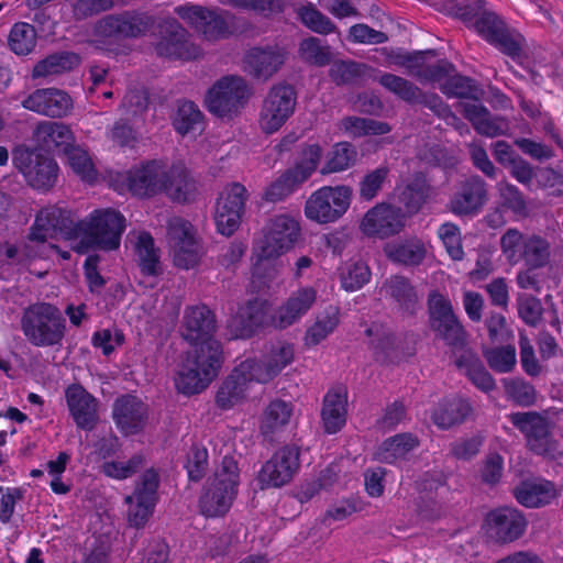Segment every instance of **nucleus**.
I'll return each mask as SVG.
<instances>
[{"label": "nucleus", "instance_id": "f257e3e1", "mask_svg": "<svg viewBox=\"0 0 563 563\" xmlns=\"http://www.w3.org/2000/svg\"><path fill=\"white\" fill-rule=\"evenodd\" d=\"M124 229L125 219L120 212L112 209L95 210L88 219L80 221L81 240L73 249L79 254L95 249L117 250Z\"/></svg>", "mask_w": 563, "mask_h": 563}, {"label": "nucleus", "instance_id": "f03ea898", "mask_svg": "<svg viewBox=\"0 0 563 563\" xmlns=\"http://www.w3.org/2000/svg\"><path fill=\"white\" fill-rule=\"evenodd\" d=\"M216 313L206 305L186 307L179 325L180 336L190 344L195 354L223 357L222 345L216 339Z\"/></svg>", "mask_w": 563, "mask_h": 563}, {"label": "nucleus", "instance_id": "7ed1b4c3", "mask_svg": "<svg viewBox=\"0 0 563 563\" xmlns=\"http://www.w3.org/2000/svg\"><path fill=\"white\" fill-rule=\"evenodd\" d=\"M21 329L31 344L53 346L62 342L66 321L57 307L40 302L31 305L24 310Z\"/></svg>", "mask_w": 563, "mask_h": 563}, {"label": "nucleus", "instance_id": "20e7f679", "mask_svg": "<svg viewBox=\"0 0 563 563\" xmlns=\"http://www.w3.org/2000/svg\"><path fill=\"white\" fill-rule=\"evenodd\" d=\"M251 96L246 80L241 76L228 75L209 88L205 103L212 114L231 120L238 117Z\"/></svg>", "mask_w": 563, "mask_h": 563}, {"label": "nucleus", "instance_id": "39448f33", "mask_svg": "<svg viewBox=\"0 0 563 563\" xmlns=\"http://www.w3.org/2000/svg\"><path fill=\"white\" fill-rule=\"evenodd\" d=\"M511 424L525 437L527 448L538 455H554L558 450L552 437V423L544 412L518 411L508 416Z\"/></svg>", "mask_w": 563, "mask_h": 563}, {"label": "nucleus", "instance_id": "423d86ee", "mask_svg": "<svg viewBox=\"0 0 563 563\" xmlns=\"http://www.w3.org/2000/svg\"><path fill=\"white\" fill-rule=\"evenodd\" d=\"M300 238L299 222L288 214L271 218L263 228V238L257 243L258 257L271 260L291 250Z\"/></svg>", "mask_w": 563, "mask_h": 563}, {"label": "nucleus", "instance_id": "0eeeda50", "mask_svg": "<svg viewBox=\"0 0 563 563\" xmlns=\"http://www.w3.org/2000/svg\"><path fill=\"white\" fill-rule=\"evenodd\" d=\"M352 189L349 186H324L306 201L305 214L321 224L335 222L349 209Z\"/></svg>", "mask_w": 563, "mask_h": 563}, {"label": "nucleus", "instance_id": "6e6552de", "mask_svg": "<svg viewBox=\"0 0 563 563\" xmlns=\"http://www.w3.org/2000/svg\"><path fill=\"white\" fill-rule=\"evenodd\" d=\"M154 49L157 56L168 59L190 60L201 55L200 47L191 42L190 34L176 19L157 24Z\"/></svg>", "mask_w": 563, "mask_h": 563}, {"label": "nucleus", "instance_id": "1a4fd4ad", "mask_svg": "<svg viewBox=\"0 0 563 563\" xmlns=\"http://www.w3.org/2000/svg\"><path fill=\"white\" fill-rule=\"evenodd\" d=\"M80 221L70 210L56 206L42 209L31 229L29 239L44 244L58 235L71 240L80 236Z\"/></svg>", "mask_w": 563, "mask_h": 563}, {"label": "nucleus", "instance_id": "9d476101", "mask_svg": "<svg viewBox=\"0 0 563 563\" xmlns=\"http://www.w3.org/2000/svg\"><path fill=\"white\" fill-rule=\"evenodd\" d=\"M12 162L34 188L47 190L57 180L58 166L56 162L38 150L18 146L12 152Z\"/></svg>", "mask_w": 563, "mask_h": 563}, {"label": "nucleus", "instance_id": "9b49d317", "mask_svg": "<svg viewBox=\"0 0 563 563\" xmlns=\"http://www.w3.org/2000/svg\"><path fill=\"white\" fill-rule=\"evenodd\" d=\"M430 325L453 351H465L466 332L453 312L451 302L439 292L428 299Z\"/></svg>", "mask_w": 563, "mask_h": 563}, {"label": "nucleus", "instance_id": "f8f14e48", "mask_svg": "<svg viewBox=\"0 0 563 563\" xmlns=\"http://www.w3.org/2000/svg\"><path fill=\"white\" fill-rule=\"evenodd\" d=\"M378 82L401 100L410 104L424 106L446 122L459 120L450 107L437 93L424 92L406 78L386 73L379 77Z\"/></svg>", "mask_w": 563, "mask_h": 563}, {"label": "nucleus", "instance_id": "ddd939ff", "mask_svg": "<svg viewBox=\"0 0 563 563\" xmlns=\"http://www.w3.org/2000/svg\"><path fill=\"white\" fill-rule=\"evenodd\" d=\"M475 31L503 54L518 59L522 55L525 38L507 26L495 12L485 10L473 24Z\"/></svg>", "mask_w": 563, "mask_h": 563}, {"label": "nucleus", "instance_id": "4468645a", "mask_svg": "<svg viewBox=\"0 0 563 563\" xmlns=\"http://www.w3.org/2000/svg\"><path fill=\"white\" fill-rule=\"evenodd\" d=\"M297 104V92L289 84L274 85L263 100L260 125L266 134L278 131L292 115Z\"/></svg>", "mask_w": 563, "mask_h": 563}, {"label": "nucleus", "instance_id": "2eb2a0df", "mask_svg": "<svg viewBox=\"0 0 563 563\" xmlns=\"http://www.w3.org/2000/svg\"><path fill=\"white\" fill-rule=\"evenodd\" d=\"M222 361L223 357L188 353L187 362L176 379L178 391L185 395L202 391L218 375Z\"/></svg>", "mask_w": 563, "mask_h": 563}, {"label": "nucleus", "instance_id": "dca6fc26", "mask_svg": "<svg viewBox=\"0 0 563 563\" xmlns=\"http://www.w3.org/2000/svg\"><path fill=\"white\" fill-rule=\"evenodd\" d=\"M181 19L188 20L207 41L227 38L232 34V15L227 11L209 10L199 5L176 9Z\"/></svg>", "mask_w": 563, "mask_h": 563}, {"label": "nucleus", "instance_id": "f3484780", "mask_svg": "<svg viewBox=\"0 0 563 563\" xmlns=\"http://www.w3.org/2000/svg\"><path fill=\"white\" fill-rule=\"evenodd\" d=\"M300 449L287 444L277 450L262 466L258 474L261 487H282L288 484L300 467Z\"/></svg>", "mask_w": 563, "mask_h": 563}, {"label": "nucleus", "instance_id": "a211bd4d", "mask_svg": "<svg viewBox=\"0 0 563 563\" xmlns=\"http://www.w3.org/2000/svg\"><path fill=\"white\" fill-rule=\"evenodd\" d=\"M247 190L240 184H232L218 199L214 221L218 231L225 236L232 235L241 224Z\"/></svg>", "mask_w": 563, "mask_h": 563}, {"label": "nucleus", "instance_id": "6ab92c4d", "mask_svg": "<svg viewBox=\"0 0 563 563\" xmlns=\"http://www.w3.org/2000/svg\"><path fill=\"white\" fill-rule=\"evenodd\" d=\"M405 227L402 210L389 203H378L363 217L360 229L367 236L386 239L399 233Z\"/></svg>", "mask_w": 563, "mask_h": 563}, {"label": "nucleus", "instance_id": "aec40b11", "mask_svg": "<svg viewBox=\"0 0 563 563\" xmlns=\"http://www.w3.org/2000/svg\"><path fill=\"white\" fill-rule=\"evenodd\" d=\"M112 418L124 435L141 432L146 426L148 408L139 397L125 394L118 397L112 406Z\"/></svg>", "mask_w": 563, "mask_h": 563}, {"label": "nucleus", "instance_id": "412c9836", "mask_svg": "<svg viewBox=\"0 0 563 563\" xmlns=\"http://www.w3.org/2000/svg\"><path fill=\"white\" fill-rule=\"evenodd\" d=\"M260 365L254 360H246L236 366L220 386L216 401L222 409H230L245 396L247 384L260 379L256 368Z\"/></svg>", "mask_w": 563, "mask_h": 563}, {"label": "nucleus", "instance_id": "4be33fe9", "mask_svg": "<svg viewBox=\"0 0 563 563\" xmlns=\"http://www.w3.org/2000/svg\"><path fill=\"white\" fill-rule=\"evenodd\" d=\"M525 516L515 508L504 507L487 515L488 534L499 543L519 539L527 528Z\"/></svg>", "mask_w": 563, "mask_h": 563}, {"label": "nucleus", "instance_id": "5701e85b", "mask_svg": "<svg viewBox=\"0 0 563 563\" xmlns=\"http://www.w3.org/2000/svg\"><path fill=\"white\" fill-rule=\"evenodd\" d=\"M67 407L79 429L91 431L99 422V401L81 385L73 384L65 391Z\"/></svg>", "mask_w": 563, "mask_h": 563}, {"label": "nucleus", "instance_id": "b1692460", "mask_svg": "<svg viewBox=\"0 0 563 563\" xmlns=\"http://www.w3.org/2000/svg\"><path fill=\"white\" fill-rule=\"evenodd\" d=\"M23 108L49 118H63L73 108L70 96L57 88L36 89L22 101Z\"/></svg>", "mask_w": 563, "mask_h": 563}, {"label": "nucleus", "instance_id": "393cba45", "mask_svg": "<svg viewBox=\"0 0 563 563\" xmlns=\"http://www.w3.org/2000/svg\"><path fill=\"white\" fill-rule=\"evenodd\" d=\"M487 199L486 183L479 176H471L461 183L449 208L456 216H472L483 208Z\"/></svg>", "mask_w": 563, "mask_h": 563}, {"label": "nucleus", "instance_id": "a878e982", "mask_svg": "<svg viewBox=\"0 0 563 563\" xmlns=\"http://www.w3.org/2000/svg\"><path fill=\"white\" fill-rule=\"evenodd\" d=\"M286 53L277 47H253L244 57L245 70L256 79L267 80L284 65Z\"/></svg>", "mask_w": 563, "mask_h": 563}, {"label": "nucleus", "instance_id": "bb28decb", "mask_svg": "<svg viewBox=\"0 0 563 563\" xmlns=\"http://www.w3.org/2000/svg\"><path fill=\"white\" fill-rule=\"evenodd\" d=\"M35 143L46 152L63 154L71 143L74 134L68 125L57 121H44L33 132Z\"/></svg>", "mask_w": 563, "mask_h": 563}, {"label": "nucleus", "instance_id": "cd10ccee", "mask_svg": "<svg viewBox=\"0 0 563 563\" xmlns=\"http://www.w3.org/2000/svg\"><path fill=\"white\" fill-rule=\"evenodd\" d=\"M316 290L305 287L294 292L276 311L272 322L277 329H286L297 322L316 301Z\"/></svg>", "mask_w": 563, "mask_h": 563}, {"label": "nucleus", "instance_id": "c85d7f7f", "mask_svg": "<svg viewBox=\"0 0 563 563\" xmlns=\"http://www.w3.org/2000/svg\"><path fill=\"white\" fill-rule=\"evenodd\" d=\"M266 323L267 310L265 303L251 300L230 320L229 328L234 338L249 339Z\"/></svg>", "mask_w": 563, "mask_h": 563}, {"label": "nucleus", "instance_id": "c756f323", "mask_svg": "<svg viewBox=\"0 0 563 563\" xmlns=\"http://www.w3.org/2000/svg\"><path fill=\"white\" fill-rule=\"evenodd\" d=\"M517 501L527 508L549 505L558 496L555 485L543 478L526 479L514 488Z\"/></svg>", "mask_w": 563, "mask_h": 563}, {"label": "nucleus", "instance_id": "7c9ffc66", "mask_svg": "<svg viewBox=\"0 0 563 563\" xmlns=\"http://www.w3.org/2000/svg\"><path fill=\"white\" fill-rule=\"evenodd\" d=\"M128 181L129 189L134 195L154 196L164 187V170L155 162H150L140 168L130 170Z\"/></svg>", "mask_w": 563, "mask_h": 563}, {"label": "nucleus", "instance_id": "2f4dec72", "mask_svg": "<svg viewBox=\"0 0 563 563\" xmlns=\"http://www.w3.org/2000/svg\"><path fill=\"white\" fill-rule=\"evenodd\" d=\"M386 257L404 266H419L427 255L424 243L417 239H406L387 243L384 247Z\"/></svg>", "mask_w": 563, "mask_h": 563}, {"label": "nucleus", "instance_id": "473e14b6", "mask_svg": "<svg viewBox=\"0 0 563 563\" xmlns=\"http://www.w3.org/2000/svg\"><path fill=\"white\" fill-rule=\"evenodd\" d=\"M236 492L223 486L221 482L209 481L200 497L201 514L207 517L224 515L232 505Z\"/></svg>", "mask_w": 563, "mask_h": 563}, {"label": "nucleus", "instance_id": "72a5a7b5", "mask_svg": "<svg viewBox=\"0 0 563 563\" xmlns=\"http://www.w3.org/2000/svg\"><path fill=\"white\" fill-rule=\"evenodd\" d=\"M463 114L476 132L485 136L494 137L504 134L508 129L504 119L493 117L488 109L479 103H464Z\"/></svg>", "mask_w": 563, "mask_h": 563}, {"label": "nucleus", "instance_id": "f704fd0d", "mask_svg": "<svg viewBox=\"0 0 563 563\" xmlns=\"http://www.w3.org/2000/svg\"><path fill=\"white\" fill-rule=\"evenodd\" d=\"M162 191L175 201L187 202L195 196L196 184L184 166L174 165L168 172H164Z\"/></svg>", "mask_w": 563, "mask_h": 563}, {"label": "nucleus", "instance_id": "c9c22d12", "mask_svg": "<svg viewBox=\"0 0 563 563\" xmlns=\"http://www.w3.org/2000/svg\"><path fill=\"white\" fill-rule=\"evenodd\" d=\"M472 412L470 402L462 398L443 399L432 412V421L441 429L461 424Z\"/></svg>", "mask_w": 563, "mask_h": 563}, {"label": "nucleus", "instance_id": "e433bc0d", "mask_svg": "<svg viewBox=\"0 0 563 563\" xmlns=\"http://www.w3.org/2000/svg\"><path fill=\"white\" fill-rule=\"evenodd\" d=\"M81 57L74 52L62 51L46 56L37 62L32 70L33 78H47L67 73L78 67Z\"/></svg>", "mask_w": 563, "mask_h": 563}, {"label": "nucleus", "instance_id": "4c0bfd02", "mask_svg": "<svg viewBox=\"0 0 563 563\" xmlns=\"http://www.w3.org/2000/svg\"><path fill=\"white\" fill-rule=\"evenodd\" d=\"M455 365L465 371V375L478 389L488 393L496 387L493 376L485 368L481 358L471 350L463 351L455 360Z\"/></svg>", "mask_w": 563, "mask_h": 563}, {"label": "nucleus", "instance_id": "58836bf2", "mask_svg": "<svg viewBox=\"0 0 563 563\" xmlns=\"http://www.w3.org/2000/svg\"><path fill=\"white\" fill-rule=\"evenodd\" d=\"M324 429L328 433L338 432L346 420V397L341 393L329 391L321 411Z\"/></svg>", "mask_w": 563, "mask_h": 563}, {"label": "nucleus", "instance_id": "ea45409f", "mask_svg": "<svg viewBox=\"0 0 563 563\" xmlns=\"http://www.w3.org/2000/svg\"><path fill=\"white\" fill-rule=\"evenodd\" d=\"M139 266L145 276L162 274L159 250L155 247L154 239L147 232H142L135 245Z\"/></svg>", "mask_w": 563, "mask_h": 563}, {"label": "nucleus", "instance_id": "a19ab883", "mask_svg": "<svg viewBox=\"0 0 563 563\" xmlns=\"http://www.w3.org/2000/svg\"><path fill=\"white\" fill-rule=\"evenodd\" d=\"M368 67L352 59L332 60L329 77L336 86L357 85L363 80Z\"/></svg>", "mask_w": 563, "mask_h": 563}, {"label": "nucleus", "instance_id": "79ce46f5", "mask_svg": "<svg viewBox=\"0 0 563 563\" xmlns=\"http://www.w3.org/2000/svg\"><path fill=\"white\" fill-rule=\"evenodd\" d=\"M521 255V261L525 263V266L543 268L549 265L551 261V244L545 238L539 234H529Z\"/></svg>", "mask_w": 563, "mask_h": 563}, {"label": "nucleus", "instance_id": "37998d69", "mask_svg": "<svg viewBox=\"0 0 563 563\" xmlns=\"http://www.w3.org/2000/svg\"><path fill=\"white\" fill-rule=\"evenodd\" d=\"M440 89L448 97L475 101L481 100L484 96V90L474 79L454 73L440 86Z\"/></svg>", "mask_w": 563, "mask_h": 563}, {"label": "nucleus", "instance_id": "c03bdc74", "mask_svg": "<svg viewBox=\"0 0 563 563\" xmlns=\"http://www.w3.org/2000/svg\"><path fill=\"white\" fill-rule=\"evenodd\" d=\"M299 57L310 65L324 67L333 60L331 47L314 36L303 38L298 47Z\"/></svg>", "mask_w": 563, "mask_h": 563}, {"label": "nucleus", "instance_id": "a18cd8bd", "mask_svg": "<svg viewBox=\"0 0 563 563\" xmlns=\"http://www.w3.org/2000/svg\"><path fill=\"white\" fill-rule=\"evenodd\" d=\"M295 13L301 24L314 33L328 35L338 31V26L331 21V19L310 2L297 7L295 9Z\"/></svg>", "mask_w": 563, "mask_h": 563}, {"label": "nucleus", "instance_id": "49530a36", "mask_svg": "<svg viewBox=\"0 0 563 563\" xmlns=\"http://www.w3.org/2000/svg\"><path fill=\"white\" fill-rule=\"evenodd\" d=\"M418 445V439L411 433L396 434L383 442L379 450V459L385 463H394L398 459H404Z\"/></svg>", "mask_w": 563, "mask_h": 563}, {"label": "nucleus", "instance_id": "de8ad7c7", "mask_svg": "<svg viewBox=\"0 0 563 563\" xmlns=\"http://www.w3.org/2000/svg\"><path fill=\"white\" fill-rule=\"evenodd\" d=\"M292 407L284 400H273L264 411L261 431L264 435L273 434L285 427L291 417Z\"/></svg>", "mask_w": 563, "mask_h": 563}, {"label": "nucleus", "instance_id": "09e8293b", "mask_svg": "<svg viewBox=\"0 0 563 563\" xmlns=\"http://www.w3.org/2000/svg\"><path fill=\"white\" fill-rule=\"evenodd\" d=\"M357 152L355 147L347 143H336L328 154V159L320 173L322 175L338 173L347 169L356 162Z\"/></svg>", "mask_w": 563, "mask_h": 563}, {"label": "nucleus", "instance_id": "8fccbe9b", "mask_svg": "<svg viewBox=\"0 0 563 563\" xmlns=\"http://www.w3.org/2000/svg\"><path fill=\"white\" fill-rule=\"evenodd\" d=\"M431 186L423 175H417L399 196L400 202L411 213L418 212L430 197Z\"/></svg>", "mask_w": 563, "mask_h": 563}, {"label": "nucleus", "instance_id": "3c124183", "mask_svg": "<svg viewBox=\"0 0 563 563\" xmlns=\"http://www.w3.org/2000/svg\"><path fill=\"white\" fill-rule=\"evenodd\" d=\"M341 128L352 137L383 135L390 131V126L386 122L360 117L343 118L341 120Z\"/></svg>", "mask_w": 563, "mask_h": 563}, {"label": "nucleus", "instance_id": "603ef678", "mask_svg": "<svg viewBox=\"0 0 563 563\" xmlns=\"http://www.w3.org/2000/svg\"><path fill=\"white\" fill-rule=\"evenodd\" d=\"M368 336H374L371 345L375 351V357L380 362H389L397 357L396 338L382 325L374 324L366 330Z\"/></svg>", "mask_w": 563, "mask_h": 563}, {"label": "nucleus", "instance_id": "864d4df0", "mask_svg": "<svg viewBox=\"0 0 563 563\" xmlns=\"http://www.w3.org/2000/svg\"><path fill=\"white\" fill-rule=\"evenodd\" d=\"M121 18L125 40L142 37L155 25V18L147 12L126 10Z\"/></svg>", "mask_w": 563, "mask_h": 563}, {"label": "nucleus", "instance_id": "5fc2aeb1", "mask_svg": "<svg viewBox=\"0 0 563 563\" xmlns=\"http://www.w3.org/2000/svg\"><path fill=\"white\" fill-rule=\"evenodd\" d=\"M443 10L465 24L473 25L486 9L484 0H448L443 3Z\"/></svg>", "mask_w": 563, "mask_h": 563}, {"label": "nucleus", "instance_id": "6e6d98bb", "mask_svg": "<svg viewBox=\"0 0 563 563\" xmlns=\"http://www.w3.org/2000/svg\"><path fill=\"white\" fill-rule=\"evenodd\" d=\"M9 46L16 55H27L36 44V31L33 25L19 22L9 34Z\"/></svg>", "mask_w": 563, "mask_h": 563}, {"label": "nucleus", "instance_id": "4d7b16f0", "mask_svg": "<svg viewBox=\"0 0 563 563\" xmlns=\"http://www.w3.org/2000/svg\"><path fill=\"white\" fill-rule=\"evenodd\" d=\"M385 287L390 297L406 310H411L418 300L413 286L404 276H391L385 282Z\"/></svg>", "mask_w": 563, "mask_h": 563}, {"label": "nucleus", "instance_id": "13d9d810", "mask_svg": "<svg viewBox=\"0 0 563 563\" xmlns=\"http://www.w3.org/2000/svg\"><path fill=\"white\" fill-rule=\"evenodd\" d=\"M482 352L488 366L497 373H509L516 365V349L514 345L484 347Z\"/></svg>", "mask_w": 563, "mask_h": 563}, {"label": "nucleus", "instance_id": "bf43d9fd", "mask_svg": "<svg viewBox=\"0 0 563 563\" xmlns=\"http://www.w3.org/2000/svg\"><path fill=\"white\" fill-rule=\"evenodd\" d=\"M527 236L515 228L507 229L500 236V251L509 264L516 265L521 261Z\"/></svg>", "mask_w": 563, "mask_h": 563}, {"label": "nucleus", "instance_id": "052dcab7", "mask_svg": "<svg viewBox=\"0 0 563 563\" xmlns=\"http://www.w3.org/2000/svg\"><path fill=\"white\" fill-rule=\"evenodd\" d=\"M390 173L387 165H382L364 175L358 185L360 198L364 201L373 200L383 189Z\"/></svg>", "mask_w": 563, "mask_h": 563}, {"label": "nucleus", "instance_id": "680f3d73", "mask_svg": "<svg viewBox=\"0 0 563 563\" xmlns=\"http://www.w3.org/2000/svg\"><path fill=\"white\" fill-rule=\"evenodd\" d=\"M305 183L300 177L295 174L290 168L285 170L274 183L269 185L264 194L267 201H280L290 195L295 188Z\"/></svg>", "mask_w": 563, "mask_h": 563}, {"label": "nucleus", "instance_id": "e2e57ef3", "mask_svg": "<svg viewBox=\"0 0 563 563\" xmlns=\"http://www.w3.org/2000/svg\"><path fill=\"white\" fill-rule=\"evenodd\" d=\"M517 310L519 318L529 327L536 328L542 321L544 309L541 300L532 295L519 294L517 296Z\"/></svg>", "mask_w": 563, "mask_h": 563}, {"label": "nucleus", "instance_id": "0e129e2a", "mask_svg": "<svg viewBox=\"0 0 563 563\" xmlns=\"http://www.w3.org/2000/svg\"><path fill=\"white\" fill-rule=\"evenodd\" d=\"M202 113L192 101H184L173 121L175 130L181 135L194 131L201 123Z\"/></svg>", "mask_w": 563, "mask_h": 563}, {"label": "nucleus", "instance_id": "69168bd1", "mask_svg": "<svg viewBox=\"0 0 563 563\" xmlns=\"http://www.w3.org/2000/svg\"><path fill=\"white\" fill-rule=\"evenodd\" d=\"M294 357V349L290 344L274 345L269 355L263 362L266 379H271L278 375Z\"/></svg>", "mask_w": 563, "mask_h": 563}, {"label": "nucleus", "instance_id": "338daca9", "mask_svg": "<svg viewBox=\"0 0 563 563\" xmlns=\"http://www.w3.org/2000/svg\"><path fill=\"white\" fill-rule=\"evenodd\" d=\"M371 271L366 263L358 261L346 265L341 274L342 287L354 291L369 282Z\"/></svg>", "mask_w": 563, "mask_h": 563}, {"label": "nucleus", "instance_id": "774afa93", "mask_svg": "<svg viewBox=\"0 0 563 563\" xmlns=\"http://www.w3.org/2000/svg\"><path fill=\"white\" fill-rule=\"evenodd\" d=\"M185 467L188 478L199 482L208 470V451L198 444H192L187 453Z\"/></svg>", "mask_w": 563, "mask_h": 563}]
</instances>
